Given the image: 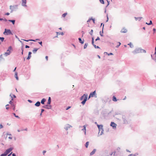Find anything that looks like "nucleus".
I'll list each match as a JSON object with an SVG mask.
<instances>
[{
    "instance_id": "obj_1",
    "label": "nucleus",
    "mask_w": 156,
    "mask_h": 156,
    "mask_svg": "<svg viewBox=\"0 0 156 156\" xmlns=\"http://www.w3.org/2000/svg\"><path fill=\"white\" fill-rule=\"evenodd\" d=\"M132 114H129L128 115L127 114H125L123 112H118V120H120L119 118H122L123 120V124H127L130 123L131 120L129 119V116H130L132 115Z\"/></svg>"
},
{
    "instance_id": "obj_2",
    "label": "nucleus",
    "mask_w": 156,
    "mask_h": 156,
    "mask_svg": "<svg viewBox=\"0 0 156 156\" xmlns=\"http://www.w3.org/2000/svg\"><path fill=\"white\" fill-rule=\"evenodd\" d=\"M87 94H84L80 98V100H83L81 102V103L83 105H84L87 101Z\"/></svg>"
},
{
    "instance_id": "obj_3",
    "label": "nucleus",
    "mask_w": 156,
    "mask_h": 156,
    "mask_svg": "<svg viewBox=\"0 0 156 156\" xmlns=\"http://www.w3.org/2000/svg\"><path fill=\"white\" fill-rule=\"evenodd\" d=\"M18 5H10L9 9L11 10V13L13 11H16L18 9Z\"/></svg>"
},
{
    "instance_id": "obj_4",
    "label": "nucleus",
    "mask_w": 156,
    "mask_h": 156,
    "mask_svg": "<svg viewBox=\"0 0 156 156\" xmlns=\"http://www.w3.org/2000/svg\"><path fill=\"white\" fill-rule=\"evenodd\" d=\"M132 53L134 54L140 53H142V48H136L133 51H132Z\"/></svg>"
},
{
    "instance_id": "obj_5",
    "label": "nucleus",
    "mask_w": 156,
    "mask_h": 156,
    "mask_svg": "<svg viewBox=\"0 0 156 156\" xmlns=\"http://www.w3.org/2000/svg\"><path fill=\"white\" fill-rule=\"evenodd\" d=\"M3 34L5 35H12V32L10 29H5V31L3 32Z\"/></svg>"
},
{
    "instance_id": "obj_6",
    "label": "nucleus",
    "mask_w": 156,
    "mask_h": 156,
    "mask_svg": "<svg viewBox=\"0 0 156 156\" xmlns=\"http://www.w3.org/2000/svg\"><path fill=\"white\" fill-rule=\"evenodd\" d=\"M12 47L11 46H9L8 49H7V52H5L4 54V55L6 56H7L9 55L10 54V53H11V52H10V51L12 50Z\"/></svg>"
},
{
    "instance_id": "obj_7",
    "label": "nucleus",
    "mask_w": 156,
    "mask_h": 156,
    "mask_svg": "<svg viewBox=\"0 0 156 156\" xmlns=\"http://www.w3.org/2000/svg\"><path fill=\"white\" fill-rule=\"evenodd\" d=\"M13 148L10 147L8 149H7L4 152V153L7 155L10 152H11L12 150H13Z\"/></svg>"
},
{
    "instance_id": "obj_8",
    "label": "nucleus",
    "mask_w": 156,
    "mask_h": 156,
    "mask_svg": "<svg viewBox=\"0 0 156 156\" xmlns=\"http://www.w3.org/2000/svg\"><path fill=\"white\" fill-rule=\"evenodd\" d=\"M97 126L99 130V132L98 133V134H99L101 130H104L103 128V125H99L97 124Z\"/></svg>"
},
{
    "instance_id": "obj_9",
    "label": "nucleus",
    "mask_w": 156,
    "mask_h": 156,
    "mask_svg": "<svg viewBox=\"0 0 156 156\" xmlns=\"http://www.w3.org/2000/svg\"><path fill=\"white\" fill-rule=\"evenodd\" d=\"M27 0H22L21 5L24 7H27Z\"/></svg>"
},
{
    "instance_id": "obj_10",
    "label": "nucleus",
    "mask_w": 156,
    "mask_h": 156,
    "mask_svg": "<svg viewBox=\"0 0 156 156\" xmlns=\"http://www.w3.org/2000/svg\"><path fill=\"white\" fill-rule=\"evenodd\" d=\"M110 126L112 127L113 129H116L117 125L113 122H111L110 125Z\"/></svg>"
},
{
    "instance_id": "obj_11",
    "label": "nucleus",
    "mask_w": 156,
    "mask_h": 156,
    "mask_svg": "<svg viewBox=\"0 0 156 156\" xmlns=\"http://www.w3.org/2000/svg\"><path fill=\"white\" fill-rule=\"evenodd\" d=\"M90 95L91 96V97H95V98L97 97L96 94V93L95 90L93 91V92H91L90 94Z\"/></svg>"
},
{
    "instance_id": "obj_12",
    "label": "nucleus",
    "mask_w": 156,
    "mask_h": 156,
    "mask_svg": "<svg viewBox=\"0 0 156 156\" xmlns=\"http://www.w3.org/2000/svg\"><path fill=\"white\" fill-rule=\"evenodd\" d=\"M127 30L125 27L123 28L121 30V32L123 33H126L127 32Z\"/></svg>"
},
{
    "instance_id": "obj_13",
    "label": "nucleus",
    "mask_w": 156,
    "mask_h": 156,
    "mask_svg": "<svg viewBox=\"0 0 156 156\" xmlns=\"http://www.w3.org/2000/svg\"><path fill=\"white\" fill-rule=\"evenodd\" d=\"M72 127V126L68 124H67L65 127V129L66 130H67L69 128Z\"/></svg>"
},
{
    "instance_id": "obj_14",
    "label": "nucleus",
    "mask_w": 156,
    "mask_h": 156,
    "mask_svg": "<svg viewBox=\"0 0 156 156\" xmlns=\"http://www.w3.org/2000/svg\"><path fill=\"white\" fill-rule=\"evenodd\" d=\"M32 54V53L30 51L28 53V57L27 58V60H29L31 58V54Z\"/></svg>"
},
{
    "instance_id": "obj_15",
    "label": "nucleus",
    "mask_w": 156,
    "mask_h": 156,
    "mask_svg": "<svg viewBox=\"0 0 156 156\" xmlns=\"http://www.w3.org/2000/svg\"><path fill=\"white\" fill-rule=\"evenodd\" d=\"M96 151V149H94L93 150V151L91 152H90V156L93 155V154H94V153H95V152Z\"/></svg>"
},
{
    "instance_id": "obj_16",
    "label": "nucleus",
    "mask_w": 156,
    "mask_h": 156,
    "mask_svg": "<svg viewBox=\"0 0 156 156\" xmlns=\"http://www.w3.org/2000/svg\"><path fill=\"white\" fill-rule=\"evenodd\" d=\"M41 105V102L39 101H37L34 105L35 106L37 107H39Z\"/></svg>"
},
{
    "instance_id": "obj_17",
    "label": "nucleus",
    "mask_w": 156,
    "mask_h": 156,
    "mask_svg": "<svg viewBox=\"0 0 156 156\" xmlns=\"http://www.w3.org/2000/svg\"><path fill=\"white\" fill-rule=\"evenodd\" d=\"M83 128L82 130L84 132L85 135L86 134V127L85 125H84L83 126Z\"/></svg>"
},
{
    "instance_id": "obj_18",
    "label": "nucleus",
    "mask_w": 156,
    "mask_h": 156,
    "mask_svg": "<svg viewBox=\"0 0 156 156\" xmlns=\"http://www.w3.org/2000/svg\"><path fill=\"white\" fill-rule=\"evenodd\" d=\"M79 41L80 43H81V44H83L84 43V39L83 40H82L81 38L80 37L78 38Z\"/></svg>"
},
{
    "instance_id": "obj_19",
    "label": "nucleus",
    "mask_w": 156,
    "mask_h": 156,
    "mask_svg": "<svg viewBox=\"0 0 156 156\" xmlns=\"http://www.w3.org/2000/svg\"><path fill=\"white\" fill-rule=\"evenodd\" d=\"M51 102V98L50 97H49L48 100V101L47 102V104L48 105H50Z\"/></svg>"
},
{
    "instance_id": "obj_20",
    "label": "nucleus",
    "mask_w": 156,
    "mask_h": 156,
    "mask_svg": "<svg viewBox=\"0 0 156 156\" xmlns=\"http://www.w3.org/2000/svg\"><path fill=\"white\" fill-rule=\"evenodd\" d=\"M10 96L12 98V99H11V100L9 102V104H11L12 105H12H14V104H13V102L12 101H13V98H12V96L11 94H10Z\"/></svg>"
},
{
    "instance_id": "obj_21",
    "label": "nucleus",
    "mask_w": 156,
    "mask_h": 156,
    "mask_svg": "<svg viewBox=\"0 0 156 156\" xmlns=\"http://www.w3.org/2000/svg\"><path fill=\"white\" fill-rule=\"evenodd\" d=\"M104 27V24L103 25L102 31H100V35L101 37H102V36H103V30Z\"/></svg>"
},
{
    "instance_id": "obj_22",
    "label": "nucleus",
    "mask_w": 156,
    "mask_h": 156,
    "mask_svg": "<svg viewBox=\"0 0 156 156\" xmlns=\"http://www.w3.org/2000/svg\"><path fill=\"white\" fill-rule=\"evenodd\" d=\"M46 101V99L44 98H43L41 100V103L42 104L44 105V102H45Z\"/></svg>"
},
{
    "instance_id": "obj_23",
    "label": "nucleus",
    "mask_w": 156,
    "mask_h": 156,
    "mask_svg": "<svg viewBox=\"0 0 156 156\" xmlns=\"http://www.w3.org/2000/svg\"><path fill=\"white\" fill-rule=\"evenodd\" d=\"M134 18L136 21H137V20H139V21H140L141 19L142 18V17H134Z\"/></svg>"
},
{
    "instance_id": "obj_24",
    "label": "nucleus",
    "mask_w": 156,
    "mask_h": 156,
    "mask_svg": "<svg viewBox=\"0 0 156 156\" xmlns=\"http://www.w3.org/2000/svg\"><path fill=\"white\" fill-rule=\"evenodd\" d=\"M125 92V90L122 89H120L119 90V92H122V94H124Z\"/></svg>"
},
{
    "instance_id": "obj_25",
    "label": "nucleus",
    "mask_w": 156,
    "mask_h": 156,
    "mask_svg": "<svg viewBox=\"0 0 156 156\" xmlns=\"http://www.w3.org/2000/svg\"><path fill=\"white\" fill-rule=\"evenodd\" d=\"M39 49L38 48H34V50H33V52L35 54L36 53L37 51Z\"/></svg>"
},
{
    "instance_id": "obj_26",
    "label": "nucleus",
    "mask_w": 156,
    "mask_h": 156,
    "mask_svg": "<svg viewBox=\"0 0 156 156\" xmlns=\"http://www.w3.org/2000/svg\"><path fill=\"white\" fill-rule=\"evenodd\" d=\"M8 21L10 22H12V24H13V25H14V24H15V20H8Z\"/></svg>"
},
{
    "instance_id": "obj_27",
    "label": "nucleus",
    "mask_w": 156,
    "mask_h": 156,
    "mask_svg": "<svg viewBox=\"0 0 156 156\" xmlns=\"http://www.w3.org/2000/svg\"><path fill=\"white\" fill-rule=\"evenodd\" d=\"M17 74H18L16 72L15 73V77L16 78V79L17 80H19V78L17 76Z\"/></svg>"
},
{
    "instance_id": "obj_28",
    "label": "nucleus",
    "mask_w": 156,
    "mask_h": 156,
    "mask_svg": "<svg viewBox=\"0 0 156 156\" xmlns=\"http://www.w3.org/2000/svg\"><path fill=\"white\" fill-rule=\"evenodd\" d=\"M105 55H106L107 54L108 55H113V53H108L107 52H105L104 53Z\"/></svg>"
},
{
    "instance_id": "obj_29",
    "label": "nucleus",
    "mask_w": 156,
    "mask_h": 156,
    "mask_svg": "<svg viewBox=\"0 0 156 156\" xmlns=\"http://www.w3.org/2000/svg\"><path fill=\"white\" fill-rule=\"evenodd\" d=\"M112 100L114 101H117V99L116 98L115 96H113L112 97Z\"/></svg>"
},
{
    "instance_id": "obj_30",
    "label": "nucleus",
    "mask_w": 156,
    "mask_h": 156,
    "mask_svg": "<svg viewBox=\"0 0 156 156\" xmlns=\"http://www.w3.org/2000/svg\"><path fill=\"white\" fill-rule=\"evenodd\" d=\"M23 41H26L27 42H28L30 41H34V40H33V39H30V40H27L23 39Z\"/></svg>"
},
{
    "instance_id": "obj_31",
    "label": "nucleus",
    "mask_w": 156,
    "mask_h": 156,
    "mask_svg": "<svg viewBox=\"0 0 156 156\" xmlns=\"http://www.w3.org/2000/svg\"><path fill=\"white\" fill-rule=\"evenodd\" d=\"M146 24L148 25H150L152 24V22L151 20H150L149 23H147L146 22Z\"/></svg>"
},
{
    "instance_id": "obj_32",
    "label": "nucleus",
    "mask_w": 156,
    "mask_h": 156,
    "mask_svg": "<svg viewBox=\"0 0 156 156\" xmlns=\"http://www.w3.org/2000/svg\"><path fill=\"white\" fill-rule=\"evenodd\" d=\"M89 142L88 141L85 144V147L86 148H87L89 145Z\"/></svg>"
},
{
    "instance_id": "obj_33",
    "label": "nucleus",
    "mask_w": 156,
    "mask_h": 156,
    "mask_svg": "<svg viewBox=\"0 0 156 156\" xmlns=\"http://www.w3.org/2000/svg\"><path fill=\"white\" fill-rule=\"evenodd\" d=\"M128 45H129L130 47L131 48L133 47V44H132L131 42H130L128 44Z\"/></svg>"
},
{
    "instance_id": "obj_34",
    "label": "nucleus",
    "mask_w": 156,
    "mask_h": 156,
    "mask_svg": "<svg viewBox=\"0 0 156 156\" xmlns=\"http://www.w3.org/2000/svg\"><path fill=\"white\" fill-rule=\"evenodd\" d=\"M13 115L15 116V117L18 118V119H20V117L18 115H16V114L15 113H12Z\"/></svg>"
},
{
    "instance_id": "obj_35",
    "label": "nucleus",
    "mask_w": 156,
    "mask_h": 156,
    "mask_svg": "<svg viewBox=\"0 0 156 156\" xmlns=\"http://www.w3.org/2000/svg\"><path fill=\"white\" fill-rule=\"evenodd\" d=\"M88 45V44L87 43H85V44L84 46V49L86 48Z\"/></svg>"
},
{
    "instance_id": "obj_36",
    "label": "nucleus",
    "mask_w": 156,
    "mask_h": 156,
    "mask_svg": "<svg viewBox=\"0 0 156 156\" xmlns=\"http://www.w3.org/2000/svg\"><path fill=\"white\" fill-rule=\"evenodd\" d=\"M67 14V13H64L62 15V17H63V18L65 17L66 16V15Z\"/></svg>"
},
{
    "instance_id": "obj_37",
    "label": "nucleus",
    "mask_w": 156,
    "mask_h": 156,
    "mask_svg": "<svg viewBox=\"0 0 156 156\" xmlns=\"http://www.w3.org/2000/svg\"><path fill=\"white\" fill-rule=\"evenodd\" d=\"M5 39V38L4 37H0V40L2 41L3 42Z\"/></svg>"
},
{
    "instance_id": "obj_38",
    "label": "nucleus",
    "mask_w": 156,
    "mask_h": 156,
    "mask_svg": "<svg viewBox=\"0 0 156 156\" xmlns=\"http://www.w3.org/2000/svg\"><path fill=\"white\" fill-rule=\"evenodd\" d=\"M51 105H48V106L47 107V109H51Z\"/></svg>"
},
{
    "instance_id": "obj_39",
    "label": "nucleus",
    "mask_w": 156,
    "mask_h": 156,
    "mask_svg": "<svg viewBox=\"0 0 156 156\" xmlns=\"http://www.w3.org/2000/svg\"><path fill=\"white\" fill-rule=\"evenodd\" d=\"M128 156H137L136 154H131L129 155Z\"/></svg>"
},
{
    "instance_id": "obj_40",
    "label": "nucleus",
    "mask_w": 156,
    "mask_h": 156,
    "mask_svg": "<svg viewBox=\"0 0 156 156\" xmlns=\"http://www.w3.org/2000/svg\"><path fill=\"white\" fill-rule=\"evenodd\" d=\"M56 33H57V34H58L59 35H63L64 34V33L63 32H60V33L56 32Z\"/></svg>"
},
{
    "instance_id": "obj_41",
    "label": "nucleus",
    "mask_w": 156,
    "mask_h": 156,
    "mask_svg": "<svg viewBox=\"0 0 156 156\" xmlns=\"http://www.w3.org/2000/svg\"><path fill=\"white\" fill-rule=\"evenodd\" d=\"M119 84V86H122L123 85L122 83L120 81H119V83H118V84Z\"/></svg>"
},
{
    "instance_id": "obj_42",
    "label": "nucleus",
    "mask_w": 156,
    "mask_h": 156,
    "mask_svg": "<svg viewBox=\"0 0 156 156\" xmlns=\"http://www.w3.org/2000/svg\"><path fill=\"white\" fill-rule=\"evenodd\" d=\"M93 30H91L89 32V34H90L91 35H92L93 34Z\"/></svg>"
},
{
    "instance_id": "obj_43",
    "label": "nucleus",
    "mask_w": 156,
    "mask_h": 156,
    "mask_svg": "<svg viewBox=\"0 0 156 156\" xmlns=\"http://www.w3.org/2000/svg\"><path fill=\"white\" fill-rule=\"evenodd\" d=\"M99 1L102 4H104L105 2L104 0H99Z\"/></svg>"
},
{
    "instance_id": "obj_44",
    "label": "nucleus",
    "mask_w": 156,
    "mask_h": 156,
    "mask_svg": "<svg viewBox=\"0 0 156 156\" xmlns=\"http://www.w3.org/2000/svg\"><path fill=\"white\" fill-rule=\"evenodd\" d=\"M93 46L95 48H100L98 46H97L95 44Z\"/></svg>"
},
{
    "instance_id": "obj_45",
    "label": "nucleus",
    "mask_w": 156,
    "mask_h": 156,
    "mask_svg": "<svg viewBox=\"0 0 156 156\" xmlns=\"http://www.w3.org/2000/svg\"><path fill=\"white\" fill-rule=\"evenodd\" d=\"M48 106V105H45L43 106L42 107L44 108H47V107Z\"/></svg>"
},
{
    "instance_id": "obj_46",
    "label": "nucleus",
    "mask_w": 156,
    "mask_h": 156,
    "mask_svg": "<svg viewBox=\"0 0 156 156\" xmlns=\"http://www.w3.org/2000/svg\"><path fill=\"white\" fill-rule=\"evenodd\" d=\"M100 131H101V133H100V135H101L103 133L104 130H101Z\"/></svg>"
},
{
    "instance_id": "obj_47",
    "label": "nucleus",
    "mask_w": 156,
    "mask_h": 156,
    "mask_svg": "<svg viewBox=\"0 0 156 156\" xmlns=\"http://www.w3.org/2000/svg\"><path fill=\"white\" fill-rule=\"evenodd\" d=\"M7 154H6L4 152V153L2 154H1L0 156H6Z\"/></svg>"
},
{
    "instance_id": "obj_48",
    "label": "nucleus",
    "mask_w": 156,
    "mask_h": 156,
    "mask_svg": "<svg viewBox=\"0 0 156 156\" xmlns=\"http://www.w3.org/2000/svg\"><path fill=\"white\" fill-rule=\"evenodd\" d=\"M12 106V109L14 111L15 110V106L14 105H13Z\"/></svg>"
},
{
    "instance_id": "obj_49",
    "label": "nucleus",
    "mask_w": 156,
    "mask_h": 156,
    "mask_svg": "<svg viewBox=\"0 0 156 156\" xmlns=\"http://www.w3.org/2000/svg\"><path fill=\"white\" fill-rule=\"evenodd\" d=\"M142 52L144 53H146V51L145 50L143 49H142Z\"/></svg>"
},
{
    "instance_id": "obj_50",
    "label": "nucleus",
    "mask_w": 156,
    "mask_h": 156,
    "mask_svg": "<svg viewBox=\"0 0 156 156\" xmlns=\"http://www.w3.org/2000/svg\"><path fill=\"white\" fill-rule=\"evenodd\" d=\"M107 1L108 2V4L106 6L105 8H107L108 7V6L109 5V2L107 0Z\"/></svg>"
},
{
    "instance_id": "obj_51",
    "label": "nucleus",
    "mask_w": 156,
    "mask_h": 156,
    "mask_svg": "<svg viewBox=\"0 0 156 156\" xmlns=\"http://www.w3.org/2000/svg\"><path fill=\"white\" fill-rule=\"evenodd\" d=\"M153 34H154L155 33L156 30L155 28H154L153 29Z\"/></svg>"
},
{
    "instance_id": "obj_52",
    "label": "nucleus",
    "mask_w": 156,
    "mask_h": 156,
    "mask_svg": "<svg viewBox=\"0 0 156 156\" xmlns=\"http://www.w3.org/2000/svg\"><path fill=\"white\" fill-rule=\"evenodd\" d=\"M121 43L120 42H118V48L120 45Z\"/></svg>"
},
{
    "instance_id": "obj_53",
    "label": "nucleus",
    "mask_w": 156,
    "mask_h": 156,
    "mask_svg": "<svg viewBox=\"0 0 156 156\" xmlns=\"http://www.w3.org/2000/svg\"><path fill=\"white\" fill-rule=\"evenodd\" d=\"M100 40V38L98 37L97 38L95 39V41H97Z\"/></svg>"
},
{
    "instance_id": "obj_54",
    "label": "nucleus",
    "mask_w": 156,
    "mask_h": 156,
    "mask_svg": "<svg viewBox=\"0 0 156 156\" xmlns=\"http://www.w3.org/2000/svg\"><path fill=\"white\" fill-rule=\"evenodd\" d=\"M27 128H26L25 129H21V131H23V130L27 131Z\"/></svg>"
},
{
    "instance_id": "obj_55",
    "label": "nucleus",
    "mask_w": 156,
    "mask_h": 156,
    "mask_svg": "<svg viewBox=\"0 0 156 156\" xmlns=\"http://www.w3.org/2000/svg\"><path fill=\"white\" fill-rule=\"evenodd\" d=\"M12 96V98H16V95L14 94H13Z\"/></svg>"
},
{
    "instance_id": "obj_56",
    "label": "nucleus",
    "mask_w": 156,
    "mask_h": 156,
    "mask_svg": "<svg viewBox=\"0 0 156 156\" xmlns=\"http://www.w3.org/2000/svg\"><path fill=\"white\" fill-rule=\"evenodd\" d=\"M9 15V12H6L5 14V15Z\"/></svg>"
},
{
    "instance_id": "obj_57",
    "label": "nucleus",
    "mask_w": 156,
    "mask_h": 156,
    "mask_svg": "<svg viewBox=\"0 0 156 156\" xmlns=\"http://www.w3.org/2000/svg\"><path fill=\"white\" fill-rule=\"evenodd\" d=\"M30 48V47L29 46H28L27 45H26V46H25L26 48Z\"/></svg>"
},
{
    "instance_id": "obj_58",
    "label": "nucleus",
    "mask_w": 156,
    "mask_h": 156,
    "mask_svg": "<svg viewBox=\"0 0 156 156\" xmlns=\"http://www.w3.org/2000/svg\"><path fill=\"white\" fill-rule=\"evenodd\" d=\"M39 44H40V45H41V46H42V41H41V42H38Z\"/></svg>"
},
{
    "instance_id": "obj_59",
    "label": "nucleus",
    "mask_w": 156,
    "mask_h": 156,
    "mask_svg": "<svg viewBox=\"0 0 156 156\" xmlns=\"http://www.w3.org/2000/svg\"><path fill=\"white\" fill-rule=\"evenodd\" d=\"M44 111V110L43 109H41V113H43Z\"/></svg>"
},
{
    "instance_id": "obj_60",
    "label": "nucleus",
    "mask_w": 156,
    "mask_h": 156,
    "mask_svg": "<svg viewBox=\"0 0 156 156\" xmlns=\"http://www.w3.org/2000/svg\"><path fill=\"white\" fill-rule=\"evenodd\" d=\"M3 127V126L1 124L0 125V129L2 128Z\"/></svg>"
},
{
    "instance_id": "obj_61",
    "label": "nucleus",
    "mask_w": 156,
    "mask_h": 156,
    "mask_svg": "<svg viewBox=\"0 0 156 156\" xmlns=\"http://www.w3.org/2000/svg\"><path fill=\"white\" fill-rule=\"evenodd\" d=\"M46 152V151H43V155Z\"/></svg>"
},
{
    "instance_id": "obj_62",
    "label": "nucleus",
    "mask_w": 156,
    "mask_h": 156,
    "mask_svg": "<svg viewBox=\"0 0 156 156\" xmlns=\"http://www.w3.org/2000/svg\"><path fill=\"white\" fill-rule=\"evenodd\" d=\"M3 21H5V22H7L8 21V20L5 18H4V19H3Z\"/></svg>"
},
{
    "instance_id": "obj_63",
    "label": "nucleus",
    "mask_w": 156,
    "mask_h": 156,
    "mask_svg": "<svg viewBox=\"0 0 156 156\" xmlns=\"http://www.w3.org/2000/svg\"><path fill=\"white\" fill-rule=\"evenodd\" d=\"M12 156H16L15 153H12Z\"/></svg>"
},
{
    "instance_id": "obj_64",
    "label": "nucleus",
    "mask_w": 156,
    "mask_h": 156,
    "mask_svg": "<svg viewBox=\"0 0 156 156\" xmlns=\"http://www.w3.org/2000/svg\"><path fill=\"white\" fill-rule=\"evenodd\" d=\"M28 101L30 102V103H32V101L31 100H28Z\"/></svg>"
}]
</instances>
